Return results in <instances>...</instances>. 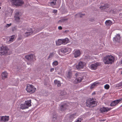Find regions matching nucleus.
<instances>
[{
	"mask_svg": "<svg viewBox=\"0 0 122 122\" xmlns=\"http://www.w3.org/2000/svg\"><path fill=\"white\" fill-rule=\"evenodd\" d=\"M67 107V106L66 104L64 103L60 106V110L62 111H64L66 108Z\"/></svg>",
	"mask_w": 122,
	"mask_h": 122,
	"instance_id": "16",
	"label": "nucleus"
},
{
	"mask_svg": "<svg viewBox=\"0 0 122 122\" xmlns=\"http://www.w3.org/2000/svg\"><path fill=\"white\" fill-rule=\"evenodd\" d=\"M41 29L40 28H37L36 29V32H39L41 30Z\"/></svg>",
	"mask_w": 122,
	"mask_h": 122,
	"instance_id": "42",
	"label": "nucleus"
},
{
	"mask_svg": "<svg viewBox=\"0 0 122 122\" xmlns=\"http://www.w3.org/2000/svg\"><path fill=\"white\" fill-rule=\"evenodd\" d=\"M72 74L71 72V71H69L66 75L67 78L68 79H70L72 77Z\"/></svg>",
	"mask_w": 122,
	"mask_h": 122,
	"instance_id": "19",
	"label": "nucleus"
},
{
	"mask_svg": "<svg viewBox=\"0 0 122 122\" xmlns=\"http://www.w3.org/2000/svg\"><path fill=\"white\" fill-rule=\"evenodd\" d=\"M67 94L66 92L64 90L60 91V95L61 96H64L66 94Z\"/></svg>",
	"mask_w": 122,
	"mask_h": 122,
	"instance_id": "28",
	"label": "nucleus"
},
{
	"mask_svg": "<svg viewBox=\"0 0 122 122\" xmlns=\"http://www.w3.org/2000/svg\"><path fill=\"white\" fill-rule=\"evenodd\" d=\"M20 108L22 109L28 108V106L26 105L25 104H21L20 105Z\"/></svg>",
	"mask_w": 122,
	"mask_h": 122,
	"instance_id": "24",
	"label": "nucleus"
},
{
	"mask_svg": "<svg viewBox=\"0 0 122 122\" xmlns=\"http://www.w3.org/2000/svg\"><path fill=\"white\" fill-rule=\"evenodd\" d=\"M25 58L29 61H35L36 60L35 56L33 54L27 55L25 56Z\"/></svg>",
	"mask_w": 122,
	"mask_h": 122,
	"instance_id": "5",
	"label": "nucleus"
},
{
	"mask_svg": "<svg viewBox=\"0 0 122 122\" xmlns=\"http://www.w3.org/2000/svg\"><path fill=\"white\" fill-rule=\"evenodd\" d=\"M94 20V19H91V20H90V21H93Z\"/></svg>",
	"mask_w": 122,
	"mask_h": 122,
	"instance_id": "50",
	"label": "nucleus"
},
{
	"mask_svg": "<svg viewBox=\"0 0 122 122\" xmlns=\"http://www.w3.org/2000/svg\"><path fill=\"white\" fill-rule=\"evenodd\" d=\"M79 15L80 17L81 18L82 17V16H83L85 15V14H82L81 13H79L78 14H76L75 15V17H76V15Z\"/></svg>",
	"mask_w": 122,
	"mask_h": 122,
	"instance_id": "34",
	"label": "nucleus"
},
{
	"mask_svg": "<svg viewBox=\"0 0 122 122\" xmlns=\"http://www.w3.org/2000/svg\"><path fill=\"white\" fill-rule=\"evenodd\" d=\"M26 89L28 92L31 93L35 92L36 88L32 85L28 84L27 85Z\"/></svg>",
	"mask_w": 122,
	"mask_h": 122,
	"instance_id": "4",
	"label": "nucleus"
},
{
	"mask_svg": "<svg viewBox=\"0 0 122 122\" xmlns=\"http://www.w3.org/2000/svg\"><path fill=\"white\" fill-rule=\"evenodd\" d=\"M33 31L31 28L28 29L26 32L24 34V36L25 37H27L31 35Z\"/></svg>",
	"mask_w": 122,
	"mask_h": 122,
	"instance_id": "7",
	"label": "nucleus"
},
{
	"mask_svg": "<svg viewBox=\"0 0 122 122\" xmlns=\"http://www.w3.org/2000/svg\"><path fill=\"white\" fill-rule=\"evenodd\" d=\"M54 70V68H51L50 69V71L51 72H52Z\"/></svg>",
	"mask_w": 122,
	"mask_h": 122,
	"instance_id": "45",
	"label": "nucleus"
},
{
	"mask_svg": "<svg viewBox=\"0 0 122 122\" xmlns=\"http://www.w3.org/2000/svg\"><path fill=\"white\" fill-rule=\"evenodd\" d=\"M57 117V116L56 115H54L53 116V118L54 119V120H56Z\"/></svg>",
	"mask_w": 122,
	"mask_h": 122,
	"instance_id": "40",
	"label": "nucleus"
},
{
	"mask_svg": "<svg viewBox=\"0 0 122 122\" xmlns=\"http://www.w3.org/2000/svg\"><path fill=\"white\" fill-rule=\"evenodd\" d=\"M118 86H122V82L118 84Z\"/></svg>",
	"mask_w": 122,
	"mask_h": 122,
	"instance_id": "46",
	"label": "nucleus"
},
{
	"mask_svg": "<svg viewBox=\"0 0 122 122\" xmlns=\"http://www.w3.org/2000/svg\"><path fill=\"white\" fill-rule=\"evenodd\" d=\"M75 57L76 58L79 56L81 54L80 51L79 50H78L75 52L74 53Z\"/></svg>",
	"mask_w": 122,
	"mask_h": 122,
	"instance_id": "17",
	"label": "nucleus"
},
{
	"mask_svg": "<svg viewBox=\"0 0 122 122\" xmlns=\"http://www.w3.org/2000/svg\"><path fill=\"white\" fill-rule=\"evenodd\" d=\"M11 25V23H10V24H7L5 26V27H8L10 26Z\"/></svg>",
	"mask_w": 122,
	"mask_h": 122,
	"instance_id": "41",
	"label": "nucleus"
},
{
	"mask_svg": "<svg viewBox=\"0 0 122 122\" xmlns=\"http://www.w3.org/2000/svg\"><path fill=\"white\" fill-rule=\"evenodd\" d=\"M90 58V57L89 56H88L86 57V59H87V58Z\"/></svg>",
	"mask_w": 122,
	"mask_h": 122,
	"instance_id": "51",
	"label": "nucleus"
},
{
	"mask_svg": "<svg viewBox=\"0 0 122 122\" xmlns=\"http://www.w3.org/2000/svg\"><path fill=\"white\" fill-rule=\"evenodd\" d=\"M99 66V63L97 62L92 64L90 66L92 70H95Z\"/></svg>",
	"mask_w": 122,
	"mask_h": 122,
	"instance_id": "12",
	"label": "nucleus"
},
{
	"mask_svg": "<svg viewBox=\"0 0 122 122\" xmlns=\"http://www.w3.org/2000/svg\"><path fill=\"white\" fill-rule=\"evenodd\" d=\"M93 99L89 98L87 99L86 102V106L89 107H93L96 106L97 104H96L95 101L93 100Z\"/></svg>",
	"mask_w": 122,
	"mask_h": 122,
	"instance_id": "3",
	"label": "nucleus"
},
{
	"mask_svg": "<svg viewBox=\"0 0 122 122\" xmlns=\"http://www.w3.org/2000/svg\"><path fill=\"white\" fill-rule=\"evenodd\" d=\"M12 30L13 32H14V31L16 30H17V26H15L13 27L12 28Z\"/></svg>",
	"mask_w": 122,
	"mask_h": 122,
	"instance_id": "38",
	"label": "nucleus"
},
{
	"mask_svg": "<svg viewBox=\"0 0 122 122\" xmlns=\"http://www.w3.org/2000/svg\"><path fill=\"white\" fill-rule=\"evenodd\" d=\"M105 23L107 26H110L112 24V23L110 20H106Z\"/></svg>",
	"mask_w": 122,
	"mask_h": 122,
	"instance_id": "22",
	"label": "nucleus"
},
{
	"mask_svg": "<svg viewBox=\"0 0 122 122\" xmlns=\"http://www.w3.org/2000/svg\"><path fill=\"white\" fill-rule=\"evenodd\" d=\"M51 2V1H56L57 0H50Z\"/></svg>",
	"mask_w": 122,
	"mask_h": 122,
	"instance_id": "49",
	"label": "nucleus"
},
{
	"mask_svg": "<svg viewBox=\"0 0 122 122\" xmlns=\"http://www.w3.org/2000/svg\"><path fill=\"white\" fill-rule=\"evenodd\" d=\"M121 74H122V72H121Z\"/></svg>",
	"mask_w": 122,
	"mask_h": 122,
	"instance_id": "54",
	"label": "nucleus"
},
{
	"mask_svg": "<svg viewBox=\"0 0 122 122\" xmlns=\"http://www.w3.org/2000/svg\"><path fill=\"white\" fill-rule=\"evenodd\" d=\"M120 38V35L119 34H118L113 38V40L115 42H119Z\"/></svg>",
	"mask_w": 122,
	"mask_h": 122,
	"instance_id": "10",
	"label": "nucleus"
},
{
	"mask_svg": "<svg viewBox=\"0 0 122 122\" xmlns=\"http://www.w3.org/2000/svg\"><path fill=\"white\" fill-rule=\"evenodd\" d=\"M100 84L99 82H94L93 84H92L90 87L91 89H92L95 86H97L98 85Z\"/></svg>",
	"mask_w": 122,
	"mask_h": 122,
	"instance_id": "23",
	"label": "nucleus"
},
{
	"mask_svg": "<svg viewBox=\"0 0 122 122\" xmlns=\"http://www.w3.org/2000/svg\"><path fill=\"white\" fill-rule=\"evenodd\" d=\"M114 58L112 55L107 56L104 57L103 61L105 64H111L114 62Z\"/></svg>",
	"mask_w": 122,
	"mask_h": 122,
	"instance_id": "1",
	"label": "nucleus"
},
{
	"mask_svg": "<svg viewBox=\"0 0 122 122\" xmlns=\"http://www.w3.org/2000/svg\"><path fill=\"white\" fill-rule=\"evenodd\" d=\"M57 12V10H53V12L54 13H56Z\"/></svg>",
	"mask_w": 122,
	"mask_h": 122,
	"instance_id": "44",
	"label": "nucleus"
},
{
	"mask_svg": "<svg viewBox=\"0 0 122 122\" xmlns=\"http://www.w3.org/2000/svg\"><path fill=\"white\" fill-rule=\"evenodd\" d=\"M1 52H0V55H9L11 53L8 48L6 46H2L0 47Z\"/></svg>",
	"mask_w": 122,
	"mask_h": 122,
	"instance_id": "2",
	"label": "nucleus"
},
{
	"mask_svg": "<svg viewBox=\"0 0 122 122\" xmlns=\"http://www.w3.org/2000/svg\"><path fill=\"white\" fill-rule=\"evenodd\" d=\"M58 64V62L57 61H55L53 63V65L55 66L57 65Z\"/></svg>",
	"mask_w": 122,
	"mask_h": 122,
	"instance_id": "39",
	"label": "nucleus"
},
{
	"mask_svg": "<svg viewBox=\"0 0 122 122\" xmlns=\"http://www.w3.org/2000/svg\"><path fill=\"white\" fill-rule=\"evenodd\" d=\"M54 55V54L53 52L50 53V54L48 56V59L52 57Z\"/></svg>",
	"mask_w": 122,
	"mask_h": 122,
	"instance_id": "35",
	"label": "nucleus"
},
{
	"mask_svg": "<svg viewBox=\"0 0 122 122\" xmlns=\"http://www.w3.org/2000/svg\"><path fill=\"white\" fill-rule=\"evenodd\" d=\"M63 41V44H66L68 42L69 40L67 38H66L62 40Z\"/></svg>",
	"mask_w": 122,
	"mask_h": 122,
	"instance_id": "26",
	"label": "nucleus"
},
{
	"mask_svg": "<svg viewBox=\"0 0 122 122\" xmlns=\"http://www.w3.org/2000/svg\"><path fill=\"white\" fill-rule=\"evenodd\" d=\"M14 4L16 6H20L24 3L22 0H11Z\"/></svg>",
	"mask_w": 122,
	"mask_h": 122,
	"instance_id": "6",
	"label": "nucleus"
},
{
	"mask_svg": "<svg viewBox=\"0 0 122 122\" xmlns=\"http://www.w3.org/2000/svg\"><path fill=\"white\" fill-rule=\"evenodd\" d=\"M83 79V77L82 76H81V77L80 76L76 78L75 79V80H77V83H79Z\"/></svg>",
	"mask_w": 122,
	"mask_h": 122,
	"instance_id": "29",
	"label": "nucleus"
},
{
	"mask_svg": "<svg viewBox=\"0 0 122 122\" xmlns=\"http://www.w3.org/2000/svg\"><path fill=\"white\" fill-rule=\"evenodd\" d=\"M69 32V30H65L64 32V33H67Z\"/></svg>",
	"mask_w": 122,
	"mask_h": 122,
	"instance_id": "48",
	"label": "nucleus"
},
{
	"mask_svg": "<svg viewBox=\"0 0 122 122\" xmlns=\"http://www.w3.org/2000/svg\"><path fill=\"white\" fill-rule=\"evenodd\" d=\"M1 117L0 121L4 122H7L9 120V117L8 116H2L0 117Z\"/></svg>",
	"mask_w": 122,
	"mask_h": 122,
	"instance_id": "13",
	"label": "nucleus"
},
{
	"mask_svg": "<svg viewBox=\"0 0 122 122\" xmlns=\"http://www.w3.org/2000/svg\"><path fill=\"white\" fill-rule=\"evenodd\" d=\"M31 100H30L29 101H25V104L26 105L28 106V108L31 105Z\"/></svg>",
	"mask_w": 122,
	"mask_h": 122,
	"instance_id": "27",
	"label": "nucleus"
},
{
	"mask_svg": "<svg viewBox=\"0 0 122 122\" xmlns=\"http://www.w3.org/2000/svg\"><path fill=\"white\" fill-rule=\"evenodd\" d=\"M76 116V114L74 113L71 115L69 117V118L71 119H72L74 118Z\"/></svg>",
	"mask_w": 122,
	"mask_h": 122,
	"instance_id": "32",
	"label": "nucleus"
},
{
	"mask_svg": "<svg viewBox=\"0 0 122 122\" xmlns=\"http://www.w3.org/2000/svg\"><path fill=\"white\" fill-rule=\"evenodd\" d=\"M81 74L80 73L78 72L76 73L75 74V75L76 76V78L80 76H81Z\"/></svg>",
	"mask_w": 122,
	"mask_h": 122,
	"instance_id": "33",
	"label": "nucleus"
},
{
	"mask_svg": "<svg viewBox=\"0 0 122 122\" xmlns=\"http://www.w3.org/2000/svg\"><path fill=\"white\" fill-rule=\"evenodd\" d=\"M1 7H0V9H1Z\"/></svg>",
	"mask_w": 122,
	"mask_h": 122,
	"instance_id": "53",
	"label": "nucleus"
},
{
	"mask_svg": "<svg viewBox=\"0 0 122 122\" xmlns=\"http://www.w3.org/2000/svg\"><path fill=\"white\" fill-rule=\"evenodd\" d=\"M58 29L60 30H62V27L61 26H59L58 27Z\"/></svg>",
	"mask_w": 122,
	"mask_h": 122,
	"instance_id": "47",
	"label": "nucleus"
},
{
	"mask_svg": "<svg viewBox=\"0 0 122 122\" xmlns=\"http://www.w3.org/2000/svg\"><path fill=\"white\" fill-rule=\"evenodd\" d=\"M49 4H50V6L53 7L54 5H56V1H51L49 3Z\"/></svg>",
	"mask_w": 122,
	"mask_h": 122,
	"instance_id": "30",
	"label": "nucleus"
},
{
	"mask_svg": "<svg viewBox=\"0 0 122 122\" xmlns=\"http://www.w3.org/2000/svg\"><path fill=\"white\" fill-rule=\"evenodd\" d=\"M82 118H79L77 120L76 122H81V121L82 120Z\"/></svg>",
	"mask_w": 122,
	"mask_h": 122,
	"instance_id": "43",
	"label": "nucleus"
},
{
	"mask_svg": "<svg viewBox=\"0 0 122 122\" xmlns=\"http://www.w3.org/2000/svg\"><path fill=\"white\" fill-rule=\"evenodd\" d=\"M108 8V5L107 4H106L104 5H101L100 8L102 9H105Z\"/></svg>",
	"mask_w": 122,
	"mask_h": 122,
	"instance_id": "21",
	"label": "nucleus"
},
{
	"mask_svg": "<svg viewBox=\"0 0 122 122\" xmlns=\"http://www.w3.org/2000/svg\"><path fill=\"white\" fill-rule=\"evenodd\" d=\"M122 100V98L116 100L112 101L110 104V106L112 107L115 106L117 104L119 103Z\"/></svg>",
	"mask_w": 122,
	"mask_h": 122,
	"instance_id": "9",
	"label": "nucleus"
},
{
	"mask_svg": "<svg viewBox=\"0 0 122 122\" xmlns=\"http://www.w3.org/2000/svg\"><path fill=\"white\" fill-rule=\"evenodd\" d=\"M56 43L57 46H60L61 44H63V41L62 39H59L57 41H56Z\"/></svg>",
	"mask_w": 122,
	"mask_h": 122,
	"instance_id": "20",
	"label": "nucleus"
},
{
	"mask_svg": "<svg viewBox=\"0 0 122 122\" xmlns=\"http://www.w3.org/2000/svg\"><path fill=\"white\" fill-rule=\"evenodd\" d=\"M111 108H108L107 107H103L101 108L100 109V111L101 112L103 113L105 112H107L108 111L111 109Z\"/></svg>",
	"mask_w": 122,
	"mask_h": 122,
	"instance_id": "11",
	"label": "nucleus"
},
{
	"mask_svg": "<svg viewBox=\"0 0 122 122\" xmlns=\"http://www.w3.org/2000/svg\"><path fill=\"white\" fill-rule=\"evenodd\" d=\"M54 83L55 84H57V86L58 87H60L61 86V83L60 81L56 80L54 81Z\"/></svg>",
	"mask_w": 122,
	"mask_h": 122,
	"instance_id": "25",
	"label": "nucleus"
},
{
	"mask_svg": "<svg viewBox=\"0 0 122 122\" xmlns=\"http://www.w3.org/2000/svg\"><path fill=\"white\" fill-rule=\"evenodd\" d=\"M121 63L122 64V60H121Z\"/></svg>",
	"mask_w": 122,
	"mask_h": 122,
	"instance_id": "52",
	"label": "nucleus"
},
{
	"mask_svg": "<svg viewBox=\"0 0 122 122\" xmlns=\"http://www.w3.org/2000/svg\"><path fill=\"white\" fill-rule=\"evenodd\" d=\"M104 88L106 89H108L110 87L109 85L108 84H107L105 85Z\"/></svg>",
	"mask_w": 122,
	"mask_h": 122,
	"instance_id": "37",
	"label": "nucleus"
},
{
	"mask_svg": "<svg viewBox=\"0 0 122 122\" xmlns=\"http://www.w3.org/2000/svg\"><path fill=\"white\" fill-rule=\"evenodd\" d=\"M85 65V63L82 61H80L76 65V67L77 69L80 70L83 68Z\"/></svg>",
	"mask_w": 122,
	"mask_h": 122,
	"instance_id": "8",
	"label": "nucleus"
},
{
	"mask_svg": "<svg viewBox=\"0 0 122 122\" xmlns=\"http://www.w3.org/2000/svg\"><path fill=\"white\" fill-rule=\"evenodd\" d=\"M27 64H28V65H29V63H27Z\"/></svg>",
	"mask_w": 122,
	"mask_h": 122,
	"instance_id": "55",
	"label": "nucleus"
},
{
	"mask_svg": "<svg viewBox=\"0 0 122 122\" xmlns=\"http://www.w3.org/2000/svg\"><path fill=\"white\" fill-rule=\"evenodd\" d=\"M15 36L14 35L12 36H11V38H10V40H9V41H12L14 39Z\"/></svg>",
	"mask_w": 122,
	"mask_h": 122,
	"instance_id": "36",
	"label": "nucleus"
},
{
	"mask_svg": "<svg viewBox=\"0 0 122 122\" xmlns=\"http://www.w3.org/2000/svg\"><path fill=\"white\" fill-rule=\"evenodd\" d=\"M59 51L63 53H65L67 52L68 51V49L67 48L63 47Z\"/></svg>",
	"mask_w": 122,
	"mask_h": 122,
	"instance_id": "18",
	"label": "nucleus"
},
{
	"mask_svg": "<svg viewBox=\"0 0 122 122\" xmlns=\"http://www.w3.org/2000/svg\"><path fill=\"white\" fill-rule=\"evenodd\" d=\"M20 15L19 12H16L14 15V17L15 18V20L17 21L18 22L20 20Z\"/></svg>",
	"mask_w": 122,
	"mask_h": 122,
	"instance_id": "15",
	"label": "nucleus"
},
{
	"mask_svg": "<svg viewBox=\"0 0 122 122\" xmlns=\"http://www.w3.org/2000/svg\"><path fill=\"white\" fill-rule=\"evenodd\" d=\"M8 73L6 71L3 72L1 74L2 78V79H4L7 77Z\"/></svg>",
	"mask_w": 122,
	"mask_h": 122,
	"instance_id": "14",
	"label": "nucleus"
},
{
	"mask_svg": "<svg viewBox=\"0 0 122 122\" xmlns=\"http://www.w3.org/2000/svg\"><path fill=\"white\" fill-rule=\"evenodd\" d=\"M68 20L67 18L62 19L58 21V23H59L60 22H63L67 20Z\"/></svg>",
	"mask_w": 122,
	"mask_h": 122,
	"instance_id": "31",
	"label": "nucleus"
}]
</instances>
